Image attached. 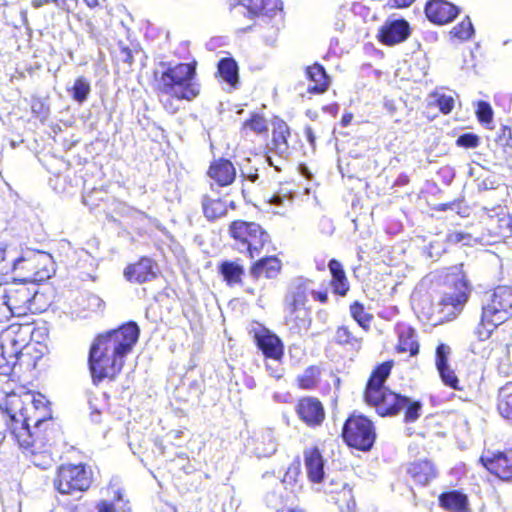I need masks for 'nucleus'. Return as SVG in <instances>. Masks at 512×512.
Listing matches in <instances>:
<instances>
[{
  "label": "nucleus",
  "instance_id": "1",
  "mask_svg": "<svg viewBox=\"0 0 512 512\" xmlns=\"http://www.w3.org/2000/svg\"><path fill=\"white\" fill-rule=\"evenodd\" d=\"M140 329L135 322L99 334L89 351V366L94 381L113 379L123 368L125 358L138 341Z\"/></svg>",
  "mask_w": 512,
  "mask_h": 512
},
{
  "label": "nucleus",
  "instance_id": "2",
  "mask_svg": "<svg viewBox=\"0 0 512 512\" xmlns=\"http://www.w3.org/2000/svg\"><path fill=\"white\" fill-rule=\"evenodd\" d=\"M10 272L14 274V280L42 282L54 274V262L52 256L45 252L27 251L19 255L14 247H0V273Z\"/></svg>",
  "mask_w": 512,
  "mask_h": 512
},
{
  "label": "nucleus",
  "instance_id": "3",
  "mask_svg": "<svg viewBox=\"0 0 512 512\" xmlns=\"http://www.w3.org/2000/svg\"><path fill=\"white\" fill-rule=\"evenodd\" d=\"M163 71L157 79V90L161 96L191 101L200 93L196 79V62L172 65L162 62Z\"/></svg>",
  "mask_w": 512,
  "mask_h": 512
},
{
  "label": "nucleus",
  "instance_id": "4",
  "mask_svg": "<svg viewBox=\"0 0 512 512\" xmlns=\"http://www.w3.org/2000/svg\"><path fill=\"white\" fill-rule=\"evenodd\" d=\"M511 317L512 287L497 286L483 296L481 318L474 334L480 341H485L500 324Z\"/></svg>",
  "mask_w": 512,
  "mask_h": 512
},
{
  "label": "nucleus",
  "instance_id": "5",
  "mask_svg": "<svg viewBox=\"0 0 512 512\" xmlns=\"http://www.w3.org/2000/svg\"><path fill=\"white\" fill-rule=\"evenodd\" d=\"M392 366L393 363L387 361L376 367L368 380L364 394L366 403L375 407L381 416L395 415L408 403V397L396 394L383 386Z\"/></svg>",
  "mask_w": 512,
  "mask_h": 512
},
{
  "label": "nucleus",
  "instance_id": "6",
  "mask_svg": "<svg viewBox=\"0 0 512 512\" xmlns=\"http://www.w3.org/2000/svg\"><path fill=\"white\" fill-rule=\"evenodd\" d=\"M31 334L30 325H11L1 336L0 375L10 376L21 371L28 354L23 352Z\"/></svg>",
  "mask_w": 512,
  "mask_h": 512
},
{
  "label": "nucleus",
  "instance_id": "7",
  "mask_svg": "<svg viewBox=\"0 0 512 512\" xmlns=\"http://www.w3.org/2000/svg\"><path fill=\"white\" fill-rule=\"evenodd\" d=\"M24 400L17 394L6 397L4 404L0 405V443L9 431L21 447L29 448L33 444L34 436L27 428V418H24Z\"/></svg>",
  "mask_w": 512,
  "mask_h": 512
},
{
  "label": "nucleus",
  "instance_id": "8",
  "mask_svg": "<svg viewBox=\"0 0 512 512\" xmlns=\"http://www.w3.org/2000/svg\"><path fill=\"white\" fill-rule=\"evenodd\" d=\"M229 234L234 240V248L251 259L258 256L270 241L269 234L255 222L233 221L229 226Z\"/></svg>",
  "mask_w": 512,
  "mask_h": 512
},
{
  "label": "nucleus",
  "instance_id": "9",
  "mask_svg": "<svg viewBox=\"0 0 512 512\" xmlns=\"http://www.w3.org/2000/svg\"><path fill=\"white\" fill-rule=\"evenodd\" d=\"M91 483L92 471L83 464L59 466L53 481L54 488L66 495L86 491Z\"/></svg>",
  "mask_w": 512,
  "mask_h": 512
},
{
  "label": "nucleus",
  "instance_id": "10",
  "mask_svg": "<svg viewBox=\"0 0 512 512\" xmlns=\"http://www.w3.org/2000/svg\"><path fill=\"white\" fill-rule=\"evenodd\" d=\"M345 442L350 446L362 451H368L375 441V432L372 422L364 416H350L342 431Z\"/></svg>",
  "mask_w": 512,
  "mask_h": 512
},
{
  "label": "nucleus",
  "instance_id": "11",
  "mask_svg": "<svg viewBox=\"0 0 512 512\" xmlns=\"http://www.w3.org/2000/svg\"><path fill=\"white\" fill-rule=\"evenodd\" d=\"M448 281L453 283V291L442 296L439 313L446 321H451L463 310L469 298L470 287L461 273L452 276Z\"/></svg>",
  "mask_w": 512,
  "mask_h": 512
},
{
  "label": "nucleus",
  "instance_id": "12",
  "mask_svg": "<svg viewBox=\"0 0 512 512\" xmlns=\"http://www.w3.org/2000/svg\"><path fill=\"white\" fill-rule=\"evenodd\" d=\"M24 400V418H27V428L33 434L34 441L29 447L33 448L39 439L40 428L51 419L50 412L45 405V398L38 395V398L29 393L19 396Z\"/></svg>",
  "mask_w": 512,
  "mask_h": 512
},
{
  "label": "nucleus",
  "instance_id": "13",
  "mask_svg": "<svg viewBox=\"0 0 512 512\" xmlns=\"http://www.w3.org/2000/svg\"><path fill=\"white\" fill-rule=\"evenodd\" d=\"M27 283L14 280L7 283L8 317L24 316L32 311L33 300L37 291L34 286H27Z\"/></svg>",
  "mask_w": 512,
  "mask_h": 512
},
{
  "label": "nucleus",
  "instance_id": "14",
  "mask_svg": "<svg viewBox=\"0 0 512 512\" xmlns=\"http://www.w3.org/2000/svg\"><path fill=\"white\" fill-rule=\"evenodd\" d=\"M245 449L258 458L270 457L277 450L274 431L272 429L255 431L246 439Z\"/></svg>",
  "mask_w": 512,
  "mask_h": 512
},
{
  "label": "nucleus",
  "instance_id": "15",
  "mask_svg": "<svg viewBox=\"0 0 512 512\" xmlns=\"http://www.w3.org/2000/svg\"><path fill=\"white\" fill-rule=\"evenodd\" d=\"M410 25L404 19H389L379 29V41L388 46L405 41L410 35Z\"/></svg>",
  "mask_w": 512,
  "mask_h": 512
},
{
  "label": "nucleus",
  "instance_id": "16",
  "mask_svg": "<svg viewBox=\"0 0 512 512\" xmlns=\"http://www.w3.org/2000/svg\"><path fill=\"white\" fill-rule=\"evenodd\" d=\"M480 460L489 472L500 479L512 478V450L494 453L491 456L483 455Z\"/></svg>",
  "mask_w": 512,
  "mask_h": 512
},
{
  "label": "nucleus",
  "instance_id": "17",
  "mask_svg": "<svg viewBox=\"0 0 512 512\" xmlns=\"http://www.w3.org/2000/svg\"><path fill=\"white\" fill-rule=\"evenodd\" d=\"M296 412L299 418L310 427L321 425L325 418L322 403L313 397H305L299 400Z\"/></svg>",
  "mask_w": 512,
  "mask_h": 512
},
{
  "label": "nucleus",
  "instance_id": "18",
  "mask_svg": "<svg viewBox=\"0 0 512 512\" xmlns=\"http://www.w3.org/2000/svg\"><path fill=\"white\" fill-rule=\"evenodd\" d=\"M157 275V264L148 257H142L138 262L128 265L124 276L129 282L142 284L152 281Z\"/></svg>",
  "mask_w": 512,
  "mask_h": 512
},
{
  "label": "nucleus",
  "instance_id": "19",
  "mask_svg": "<svg viewBox=\"0 0 512 512\" xmlns=\"http://www.w3.org/2000/svg\"><path fill=\"white\" fill-rule=\"evenodd\" d=\"M427 18L438 25L451 22L458 14V8L446 0H430L425 7Z\"/></svg>",
  "mask_w": 512,
  "mask_h": 512
},
{
  "label": "nucleus",
  "instance_id": "20",
  "mask_svg": "<svg viewBox=\"0 0 512 512\" xmlns=\"http://www.w3.org/2000/svg\"><path fill=\"white\" fill-rule=\"evenodd\" d=\"M304 464L309 480L315 484L325 480V461L317 447H310L304 450Z\"/></svg>",
  "mask_w": 512,
  "mask_h": 512
},
{
  "label": "nucleus",
  "instance_id": "21",
  "mask_svg": "<svg viewBox=\"0 0 512 512\" xmlns=\"http://www.w3.org/2000/svg\"><path fill=\"white\" fill-rule=\"evenodd\" d=\"M258 348L269 359H282L284 355V345L281 339L266 329L255 334Z\"/></svg>",
  "mask_w": 512,
  "mask_h": 512
},
{
  "label": "nucleus",
  "instance_id": "22",
  "mask_svg": "<svg viewBox=\"0 0 512 512\" xmlns=\"http://www.w3.org/2000/svg\"><path fill=\"white\" fill-rule=\"evenodd\" d=\"M213 188V185H211ZM201 206L203 215L208 221H215L224 217L228 212V203L221 199L212 189V194H206L202 197Z\"/></svg>",
  "mask_w": 512,
  "mask_h": 512
},
{
  "label": "nucleus",
  "instance_id": "23",
  "mask_svg": "<svg viewBox=\"0 0 512 512\" xmlns=\"http://www.w3.org/2000/svg\"><path fill=\"white\" fill-rule=\"evenodd\" d=\"M285 324L291 333L306 332L311 325L310 312L306 307L285 308Z\"/></svg>",
  "mask_w": 512,
  "mask_h": 512
},
{
  "label": "nucleus",
  "instance_id": "24",
  "mask_svg": "<svg viewBox=\"0 0 512 512\" xmlns=\"http://www.w3.org/2000/svg\"><path fill=\"white\" fill-rule=\"evenodd\" d=\"M208 174L218 186H227L235 180L236 170L229 160L221 158L210 165Z\"/></svg>",
  "mask_w": 512,
  "mask_h": 512
},
{
  "label": "nucleus",
  "instance_id": "25",
  "mask_svg": "<svg viewBox=\"0 0 512 512\" xmlns=\"http://www.w3.org/2000/svg\"><path fill=\"white\" fill-rule=\"evenodd\" d=\"M311 284L309 280H296L285 297V308L305 307Z\"/></svg>",
  "mask_w": 512,
  "mask_h": 512
},
{
  "label": "nucleus",
  "instance_id": "26",
  "mask_svg": "<svg viewBox=\"0 0 512 512\" xmlns=\"http://www.w3.org/2000/svg\"><path fill=\"white\" fill-rule=\"evenodd\" d=\"M241 5L252 16L272 17L282 9L281 0H242Z\"/></svg>",
  "mask_w": 512,
  "mask_h": 512
},
{
  "label": "nucleus",
  "instance_id": "27",
  "mask_svg": "<svg viewBox=\"0 0 512 512\" xmlns=\"http://www.w3.org/2000/svg\"><path fill=\"white\" fill-rule=\"evenodd\" d=\"M396 330L398 334V352L408 351L410 352V356L417 355L419 352V343L417 341L416 331L406 324L397 325Z\"/></svg>",
  "mask_w": 512,
  "mask_h": 512
},
{
  "label": "nucleus",
  "instance_id": "28",
  "mask_svg": "<svg viewBox=\"0 0 512 512\" xmlns=\"http://www.w3.org/2000/svg\"><path fill=\"white\" fill-rule=\"evenodd\" d=\"M306 77L314 83L308 87V91L314 94L324 93L329 87V76L322 65L315 63L305 70Z\"/></svg>",
  "mask_w": 512,
  "mask_h": 512
},
{
  "label": "nucleus",
  "instance_id": "29",
  "mask_svg": "<svg viewBox=\"0 0 512 512\" xmlns=\"http://www.w3.org/2000/svg\"><path fill=\"white\" fill-rule=\"evenodd\" d=\"M439 504L449 512L468 511V498L464 493L458 490H451L442 493L439 496Z\"/></svg>",
  "mask_w": 512,
  "mask_h": 512
},
{
  "label": "nucleus",
  "instance_id": "30",
  "mask_svg": "<svg viewBox=\"0 0 512 512\" xmlns=\"http://www.w3.org/2000/svg\"><path fill=\"white\" fill-rule=\"evenodd\" d=\"M408 473L413 480L420 485H427L437 476V470L433 463L428 460L418 461L410 464Z\"/></svg>",
  "mask_w": 512,
  "mask_h": 512
},
{
  "label": "nucleus",
  "instance_id": "31",
  "mask_svg": "<svg viewBox=\"0 0 512 512\" xmlns=\"http://www.w3.org/2000/svg\"><path fill=\"white\" fill-rule=\"evenodd\" d=\"M290 135L289 128L285 123H280L275 127L272 134V142L269 149L274 151L282 160L289 156V144L287 137Z\"/></svg>",
  "mask_w": 512,
  "mask_h": 512
},
{
  "label": "nucleus",
  "instance_id": "32",
  "mask_svg": "<svg viewBox=\"0 0 512 512\" xmlns=\"http://www.w3.org/2000/svg\"><path fill=\"white\" fill-rule=\"evenodd\" d=\"M281 264L276 257H267L258 260L251 268L253 277L274 278L280 270Z\"/></svg>",
  "mask_w": 512,
  "mask_h": 512
},
{
  "label": "nucleus",
  "instance_id": "33",
  "mask_svg": "<svg viewBox=\"0 0 512 512\" xmlns=\"http://www.w3.org/2000/svg\"><path fill=\"white\" fill-rule=\"evenodd\" d=\"M335 342L352 350H359L362 344V336L347 325L339 326L334 335Z\"/></svg>",
  "mask_w": 512,
  "mask_h": 512
},
{
  "label": "nucleus",
  "instance_id": "34",
  "mask_svg": "<svg viewBox=\"0 0 512 512\" xmlns=\"http://www.w3.org/2000/svg\"><path fill=\"white\" fill-rule=\"evenodd\" d=\"M218 73L230 88H237L239 83L238 65L233 58H223L218 63Z\"/></svg>",
  "mask_w": 512,
  "mask_h": 512
},
{
  "label": "nucleus",
  "instance_id": "35",
  "mask_svg": "<svg viewBox=\"0 0 512 512\" xmlns=\"http://www.w3.org/2000/svg\"><path fill=\"white\" fill-rule=\"evenodd\" d=\"M497 408L500 415L512 423V382L499 389Z\"/></svg>",
  "mask_w": 512,
  "mask_h": 512
},
{
  "label": "nucleus",
  "instance_id": "36",
  "mask_svg": "<svg viewBox=\"0 0 512 512\" xmlns=\"http://www.w3.org/2000/svg\"><path fill=\"white\" fill-rule=\"evenodd\" d=\"M219 271L230 286L241 283L242 276L244 275L243 266L232 261H224L220 265Z\"/></svg>",
  "mask_w": 512,
  "mask_h": 512
},
{
  "label": "nucleus",
  "instance_id": "37",
  "mask_svg": "<svg viewBox=\"0 0 512 512\" xmlns=\"http://www.w3.org/2000/svg\"><path fill=\"white\" fill-rule=\"evenodd\" d=\"M320 379V369L317 366H309L302 374L297 377L298 385L301 389H314Z\"/></svg>",
  "mask_w": 512,
  "mask_h": 512
},
{
  "label": "nucleus",
  "instance_id": "38",
  "mask_svg": "<svg viewBox=\"0 0 512 512\" xmlns=\"http://www.w3.org/2000/svg\"><path fill=\"white\" fill-rule=\"evenodd\" d=\"M68 91L70 92L73 100L82 104L88 99L91 92L90 82L87 78L80 76L75 80L72 88L68 89Z\"/></svg>",
  "mask_w": 512,
  "mask_h": 512
},
{
  "label": "nucleus",
  "instance_id": "39",
  "mask_svg": "<svg viewBox=\"0 0 512 512\" xmlns=\"http://www.w3.org/2000/svg\"><path fill=\"white\" fill-rule=\"evenodd\" d=\"M350 313L352 318L358 323V325L364 330H368L370 328V323L372 321L373 316L365 311L363 304L359 302H354L350 306Z\"/></svg>",
  "mask_w": 512,
  "mask_h": 512
},
{
  "label": "nucleus",
  "instance_id": "40",
  "mask_svg": "<svg viewBox=\"0 0 512 512\" xmlns=\"http://www.w3.org/2000/svg\"><path fill=\"white\" fill-rule=\"evenodd\" d=\"M242 130L245 135H247L248 131H252L255 134H265L268 131L267 121L263 116L254 114L249 120L244 122Z\"/></svg>",
  "mask_w": 512,
  "mask_h": 512
},
{
  "label": "nucleus",
  "instance_id": "41",
  "mask_svg": "<svg viewBox=\"0 0 512 512\" xmlns=\"http://www.w3.org/2000/svg\"><path fill=\"white\" fill-rule=\"evenodd\" d=\"M265 502L268 507L275 511H280L285 506V500L281 493V485L278 484L277 488L272 489L269 491L265 496Z\"/></svg>",
  "mask_w": 512,
  "mask_h": 512
},
{
  "label": "nucleus",
  "instance_id": "42",
  "mask_svg": "<svg viewBox=\"0 0 512 512\" xmlns=\"http://www.w3.org/2000/svg\"><path fill=\"white\" fill-rule=\"evenodd\" d=\"M473 33L474 28L469 17H466L462 22L454 26L450 32V34L453 37L458 38L460 40L469 39L473 35Z\"/></svg>",
  "mask_w": 512,
  "mask_h": 512
},
{
  "label": "nucleus",
  "instance_id": "43",
  "mask_svg": "<svg viewBox=\"0 0 512 512\" xmlns=\"http://www.w3.org/2000/svg\"><path fill=\"white\" fill-rule=\"evenodd\" d=\"M421 403L419 401H412L408 398V403L403 409H405V421L414 422L420 417Z\"/></svg>",
  "mask_w": 512,
  "mask_h": 512
},
{
  "label": "nucleus",
  "instance_id": "44",
  "mask_svg": "<svg viewBox=\"0 0 512 512\" xmlns=\"http://www.w3.org/2000/svg\"><path fill=\"white\" fill-rule=\"evenodd\" d=\"M478 120L481 123H490L493 118V111L488 102L485 101H479L477 104V111H476Z\"/></svg>",
  "mask_w": 512,
  "mask_h": 512
},
{
  "label": "nucleus",
  "instance_id": "45",
  "mask_svg": "<svg viewBox=\"0 0 512 512\" xmlns=\"http://www.w3.org/2000/svg\"><path fill=\"white\" fill-rule=\"evenodd\" d=\"M434 98L440 111L444 114H448L454 107V99L450 95L446 94H434Z\"/></svg>",
  "mask_w": 512,
  "mask_h": 512
},
{
  "label": "nucleus",
  "instance_id": "46",
  "mask_svg": "<svg viewBox=\"0 0 512 512\" xmlns=\"http://www.w3.org/2000/svg\"><path fill=\"white\" fill-rule=\"evenodd\" d=\"M282 359H270V361H267L265 364L266 371L268 372L269 376L279 380L284 375V367L281 364Z\"/></svg>",
  "mask_w": 512,
  "mask_h": 512
},
{
  "label": "nucleus",
  "instance_id": "47",
  "mask_svg": "<svg viewBox=\"0 0 512 512\" xmlns=\"http://www.w3.org/2000/svg\"><path fill=\"white\" fill-rule=\"evenodd\" d=\"M440 376H441V379L442 381L447 385V386H450L454 389H458V378L457 376L455 375L454 371L452 369H450L449 366H446V367H442V368H439L437 369Z\"/></svg>",
  "mask_w": 512,
  "mask_h": 512
},
{
  "label": "nucleus",
  "instance_id": "48",
  "mask_svg": "<svg viewBox=\"0 0 512 512\" xmlns=\"http://www.w3.org/2000/svg\"><path fill=\"white\" fill-rule=\"evenodd\" d=\"M479 141L480 139L476 134L464 133L457 138L456 144L459 147L476 148L479 145Z\"/></svg>",
  "mask_w": 512,
  "mask_h": 512
},
{
  "label": "nucleus",
  "instance_id": "49",
  "mask_svg": "<svg viewBox=\"0 0 512 512\" xmlns=\"http://www.w3.org/2000/svg\"><path fill=\"white\" fill-rule=\"evenodd\" d=\"M451 349L446 344H440L436 348V367L437 369L448 366V356L450 355Z\"/></svg>",
  "mask_w": 512,
  "mask_h": 512
},
{
  "label": "nucleus",
  "instance_id": "50",
  "mask_svg": "<svg viewBox=\"0 0 512 512\" xmlns=\"http://www.w3.org/2000/svg\"><path fill=\"white\" fill-rule=\"evenodd\" d=\"M332 286L336 294L341 296L346 295L347 291L349 290V283L345 274L342 276L333 277Z\"/></svg>",
  "mask_w": 512,
  "mask_h": 512
},
{
  "label": "nucleus",
  "instance_id": "51",
  "mask_svg": "<svg viewBox=\"0 0 512 512\" xmlns=\"http://www.w3.org/2000/svg\"><path fill=\"white\" fill-rule=\"evenodd\" d=\"M119 53L118 59L124 63L131 65L134 61V52H138L137 50L131 49L129 46L125 45L123 42H119Z\"/></svg>",
  "mask_w": 512,
  "mask_h": 512
},
{
  "label": "nucleus",
  "instance_id": "52",
  "mask_svg": "<svg viewBox=\"0 0 512 512\" xmlns=\"http://www.w3.org/2000/svg\"><path fill=\"white\" fill-rule=\"evenodd\" d=\"M32 463L43 470L52 466L53 459L46 454H37L33 452Z\"/></svg>",
  "mask_w": 512,
  "mask_h": 512
},
{
  "label": "nucleus",
  "instance_id": "53",
  "mask_svg": "<svg viewBox=\"0 0 512 512\" xmlns=\"http://www.w3.org/2000/svg\"><path fill=\"white\" fill-rule=\"evenodd\" d=\"M264 43L268 46H274L278 37V28L274 25L269 26L265 31L261 32Z\"/></svg>",
  "mask_w": 512,
  "mask_h": 512
},
{
  "label": "nucleus",
  "instance_id": "54",
  "mask_svg": "<svg viewBox=\"0 0 512 512\" xmlns=\"http://www.w3.org/2000/svg\"><path fill=\"white\" fill-rule=\"evenodd\" d=\"M470 240L471 235L464 232L453 231L447 234V241L452 244L463 243L466 245L469 244Z\"/></svg>",
  "mask_w": 512,
  "mask_h": 512
},
{
  "label": "nucleus",
  "instance_id": "55",
  "mask_svg": "<svg viewBox=\"0 0 512 512\" xmlns=\"http://www.w3.org/2000/svg\"><path fill=\"white\" fill-rule=\"evenodd\" d=\"M7 284H0V315L8 318Z\"/></svg>",
  "mask_w": 512,
  "mask_h": 512
},
{
  "label": "nucleus",
  "instance_id": "56",
  "mask_svg": "<svg viewBox=\"0 0 512 512\" xmlns=\"http://www.w3.org/2000/svg\"><path fill=\"white\" fill-rule=\"evenodd\" d=\"M351 493H352V489L346 484L343 486L342 490L339 493L342 496V500L347 499L348 510H353L356 506V502ZM338 500L340 501L341 498L339 497Z\"/></svg>",
  "mask_w": 512,
  "mask_h": 512
},
{
  "label": "nucleus",
  "instance_id": "57",
  "mask_svg": "<svg viewBox=\"0 0 512 512\" xmlns=\"http://www.w3.org/2000/svg\"><path fill=\"white\" fill-rule=\"evenodd\" d=\"M269 202L272 205L278 206V207H285L290 206L292 204V197L288 195H280V194H274Z\"/></svg>",
  "mask_w": 512,
  "mask_h": 512
},
{
  "label": "nucleus",
  "instance_id": "58",
  "mask_svg": "<svg viewBox=\"0 0 512 512\" xmlns=\"http://www.w3.org/2000/svg\"><path fill=\"white\" fill-rule=\"evenodd\" d=\"M58 8L67 12L73 11L78 3V0H52Z\"/></svg>",
  "mask_w": 512,
  "mask_h": 512
},
{
  "label": "nucleus",
  "instance_id": "59",
  "mask_svg": "<svg viewBox=\"0 0 512 512\" xmlns=\"http://www.w3.org/2000/svg\"><path fill=\"white\" fill-rule=\"evenodd\" d=\"M88 307L93 311H102L104 302L99 296L92 294L88 296Z\"/></svg>",
  "mask_w": 512,
  "mask_h": 512
},
{
  "label": "nucleus",
  "instance_id": "60",
  "mask_svg": "<svg viewBox=\"0 0 512 512\" xmlns=\"http://www.w3.org/2000/svg\"><path fill=\"white\" fill-rule=\"evenodd\" d=\"M328 267L332 274V278L336 276H342L345 274L342 265L335 259L330 260Z\"/></svg>",
  "mask_w": 512,
  "mask_h": 512
},
{
  "label": "nucleus",
  "instance_id": "61",
  "mask_svg": "<svg viewBox=\"0 0 512 512\" xmlns=\"http://www.w3.org/2000/svg\"><path fill=\"white\" fill-rule=\"evenodd\" d=\"M505 223L506 231L504 232V236L506 238L507 244L512 247V215L505 220Z\"/></svg>",
  "mask_w": 512,
  "mask_h": 512
},
{
  "label": "nucleus",
  "instance_id": "62",
  "mask_svg": "<svg viewBox=\"0 0 512 512\" xmlns=\"http://www.w3.org/2000/svg\"><path fill=\"white\" fill-rule=\"evenodd\" d=\"M504 145L506 146H512V126L511 127H504L502 129V135L500 136V140H504Z\"/></svg>",
  "mask_w": 512,
  "mask_h": 512
},
{
  "label": "nucleus",
  "instance_id": "63",
  "mask_svg": "<svg viewBox=\"0 0 512 512\" xmlns=\"http://www.w3.org/2000/svg\"><path fill=\"white\" fill-rule=\"evenodd\" d=\"M310 294L312 295V297L315 299V300H318L320 301L321 303H326L327 300H328V293L327 291H315L314 289H312V287L310 286Z\"/></svg>",
  "mask_w": 512,
  "mask_h": 512
},
{
  "label": "nucleus",
  "instance_id": "64",
  "mask_svg": "<svg viewBox=\"0 0 512 512\" xmlns=\"http://www.w3.org/2000/svg\"><path fill=\"white\" fill-rule=\"evenodd\" d=\"M273 400L279 403H288L291 400V395L289 393L276 392L273 394Z\"/></svg>",
  "mask_w": 512,
  "mask_h": 512
}]
</instances>
